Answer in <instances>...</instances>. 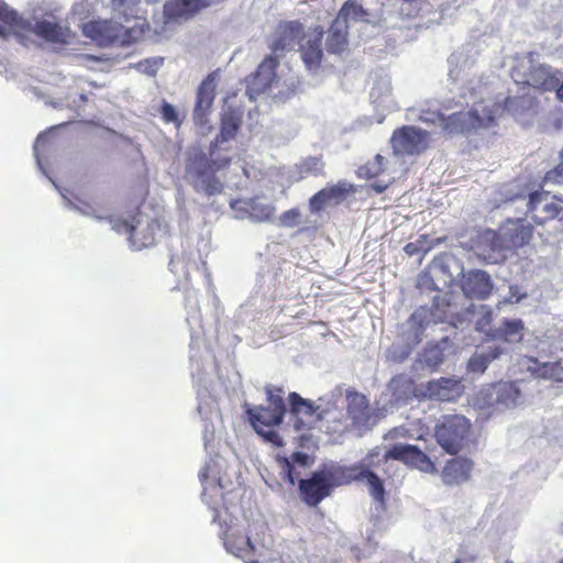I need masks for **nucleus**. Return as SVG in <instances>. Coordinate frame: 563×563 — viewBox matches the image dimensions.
<instances>
[{"mask_svg": "<svg viewBox=\"0 0 563 563\" xmlns=\"http://www.w3.org/2000/svg\"><path fill=\"white\" fill-rule=\"evenodd\" d=\"M242 125L241 112L230 109L221 117L220 132L210 143L208 152L200 147H191L187 152L185 162V178L195 191L206 196L220 195L223 183L217 176L221 170L229 168L232 158L219 152L222 143L234 140Z\"/></svg>", "mask_w": 563, "mask_h": 563, "instance_id": "1", "label": "nucleus"}, {"mask_svg": "<svg viewBox=\"0 0 563 563\" xmlns=\"http://www.w3.org/2000/svg\"><path fill=\"white\" fill-rule=\"evenodd\" d=\"M388 460L402 462L407 466L417 468L424 473L437 472L434 462H432L431 459L417 445L395 444L384 454H382L378 446L369 450L367 454L361 460V465L367 472L365 473V478L369 495L375 501L379 504H385L386 490L384 482L373 471V468L380 466Z\"/></svg>", "mask_w": 563, "mask_h": 563, "instance_id": "2", "label": "nucleus"}, {"mask_svg": "<svg viewBox=\"0 0 563 563\" xmlns=\"http://www.w3.org/2000/svg\"><path fill=\"white\" fill-rule=\"evenodd\" d=\"M365 473L367 472L361 465V461L352 465L332 462L323 464L309 478L300 479L298 487L302 500L308 506L316 507L331 495L333 487L350 485L353 482H366Z\"/></svg>", "mask_w": 563, "mask_h": 563, "instance_id": "3", "label": "nucleus"}, {"mask_svg": "<svg viewBox=\"0 0 563 563\" xmlns=\"http://www.w3.org/2000/svg\"><path fill=\"white\" fill-rule=\"evenodd\" d=\"M30 34H35L47 43L58 45L68 44L70 37L68 27L48 20H40L32 25L16 11L9 8L4 1L0 0V37L8 40L14 36L21 45L27 46Z\"/></svg>", "mask_w": 563, "mask_h": 563, "instance_id": "4", "label": "nucleus"}, {"mask_svg": "<svg viewBox=\"0 0 563 563\" xmlns=\"http://www.w3.org/2000/svg\"><path fill=\"white\" fill-rule=\"evenodd\" d=\"M112 230L119 234H125L130 246L134 250H143L153 246L156 242V234L162 230L158 219L151 218L137 211L129 219L107 217Z\"/></svg>", "mask_w": 563, "mask_h": 563, "instance_id": "5", "label": "nucleus"}, {"mask_svg": "<svg viewBox=\"0 0 563 563\" xmlns=\"http://www.w3.org/2000/svg\"><path fill=\"white\" fill-rule=\"evenodd\" d=\"M472 433L470 419L459 413L443 415L433 429L437 443L451 455H456L468 445Z\"/></svg>", "mask_w": 563, "mask_h": 563, "instance_id": "6", "label": "nucleus"}, {"mask_svg": "<svg viewBox=\"0 0 563 563\" xmlns=\"http://www.w3.org/2000/svg\"><path fill=\"white\" fill-rule=\"evenodd\" d=\"M290 413L294 416L296 430H310L312 422H333V409L327 408L318 411L311 400L302 398L298 393L292 391L288 396Z\"/></svg>", "mask_w": 563, "mask_h": 563, "instance_id": "7", "label": "nucleus"}, {"mask_svg": "<svg viewBox=\"0 0 563 563\" xmlns=\"http://www.w3.org/2000/svg\"><path fill=\"white\" fill-rule=\"evenodd\" d=\"M494 108H485L484 117H481L477 110L454 112L442 119V130L448 134H459L471 129L489 128L495 123V114L499 110V106Z\"/></svg>", "mask_w": 563, "mask_h": 563, "instance_id": "8", "label": "nucleus"}, {"mask_svg": "<svg viewBox=\"0 0 563 563\" xmlns=\"http://www.w3.org/2000/svg\"><path fill=\"white\" fill-rule=\"evenodd\" d=\"M429 132L413 125H404L393 132L390 144L396 154L419 155L429 147Z\"/></svg>", "mask_w": 563, "mask_h": 563, "instance_id": "9", "label": "nucleus"}, {"mask_svg": "<svg viewBox=\"0 0 563 563\" xmlns=\"http://www.w3.org/2000/svg\"><path fill=\"white\" fill-rule=\"evenodd\" d=\"M473 249L476 256L487 264L504 263L509 251L500 231L492 229H486L477 235Z\"/></svg>", "mask_w": 563, "mask_h": 563, "instance_id": "10", "label": "nucleus"}, {"mask_svg": "<svg viewBox=\"0 0 563 563\" xmlns=\"http://www.w3.org/2000/svg\"><path fill=\"white\" fill-rule=\"evenodd\" d=\"M464 389L461 378L440 377L423 384V391L420 395L423 399L452 402L464 394Z\"/></svg>", "mask_w": 563, "mask_h": 563, "instance_id": "11", "label": "nucleus"}, {"mask_svg": "<svg viewBox=\"0 0 563 563\" xmlns=\"http://www.w3.org/2000/svg\"><path fill=\"white\" fill-rule=\"evenodd\" d=\"M509 251H516L528 245L532 238L534 228L525 218L506 219L499 228Z\"/></svg>", "mask_w": 563, "mask_h": 563, "instance_id": "12", "label": "nucleus"}, {"mask_svg": "<svg viewBox=\"0 0 563 563\" xmlns=\"http://www.w3.org/2000/svg\"><path fill=\"white\" fill-rule=\"evenodd\" d=\"M217 78V71L208 74L197 89L192 118L195 124L199 126L208 123V114L216 98Z\"/></svg>", "mask_w": 563, "mask_h": 563, "instance_id": "13", "label": "nucleus"}, {"mask_svg": "<svg viewBox=\"0 0 563 563\" xmlns=\"http://www.w3.org/2000/svg\"><path fill=\"white\" fill-rule=\"evenodd\" d=\"M548 195L547 191H533L529 195L528 212L538 225L554 219H563V208L558 202L549 200Z\"/></svg>", "mask_w": 563, "mask_h": 563, "instance_id": "14", "label": "nucleus"}, {"mask_svg": "<svg viewBox=\"0 0 563 563\" xmlns=\"http://www.w3.org/2000/svg\"><path fill=\"white\" fill-rule=\"evenodd\" d=\"M460 284L463 294L470 299L485 300L494 289L489 274L482 269H470L463 273Z\"/></svg>", "mask_w": 563, "mask_h": 563, "instance_id": "15", "label": "nucleus"}, {"mask_svg": "<svg viewBox=\"0 0 563 563\" xmlns=\"http://www.w3.org/2000/svg\"><path fill=\"white\" fill-rule=\"evenodd\" d=\"M561 71L549 65H531L525 73L522 84L539 92L553 91L560 82Z\"/></svg>", "mask_w": 563, "mask_h": 563, "instance_id": "16", "label": "nucleus"}, {"mask_svg": "<svg viewBox=\"0 0 563 563\" xmlns=\"http://www.w3.org/2000/svg\"><path fill=\"white\" fill-rule=\"evenodd\" d=\"M355 192V188L347 181L340 180L335 185L327 186L316 192L309 199V207L312 212L321 211L327 205H339L351 194Z\"/></svg>", "mask_w": 563, "mask_h": 563, "instance_id": "17", "label": "nucleus"}, {"mask_svg": "<svg viewBox=\"0 0 563 563\" xmlns=\"http://www.w3.org/2000/svg\"><path fill=\"white\" fill-rule=\"evenodd\" d=\"M303 36V25L298 21H282L276 26L272 43V52L277 54L294 47L297 41Z\"/></svg>", "mask_w": 563, "mask_h": 563, "instance_id": "18", "label": "nucleus"}, {"mask_svg": "<svg viewBox=\"0 0 563 563\" xmlns=\"http://www.w3.org/2000/svg\"><path fill=\"white\" fill-rule=\"evenodd\" d=\"M278 59L273 56H266L258 65L255 73L247 79V88L256 95H261L269 89L276 79V68Z\"/></svg>", "mask_w": 563, "mask_h": 563, "instance_id": "19", "label": "nucleus"}, {"mask_svg": "<svg viewBox=\"0 0 563 563\" xmlns=\"http://www.w3.org/2000/svg\"><path fill=\"white\" fill-rule=\"evenodd\" d=\"M208 5L207 0H169L164 5V14L172 21H186Z\"/></svg>", "mask_w": 563, "mask_h": 563, "instance_id": "20", "label": "nucleus"}, {"mask_svg": "<svg viewBox=\"0 0 563 563\" xmlns=\"http://www.w3.org/2000/svg\"><path fill=\"white\" fill-rule=\"evenodd\" d=\"M473 465V461L467 457L456 456L449 460L441 473L443 483L452 486L468 481Z\"/></svg>", "mask_w": 563, "mask_h": 563, "instance_id": "21", "label": "nucleus"}, {"mask_svg": "<svg viewBox=\"0 0 563 563\" xmlns=\"http://www.w3.org/2000/svg\"><path fill=\"white\" fill-rule=\"evenodd\" d=\"M346 413L354 427H364L368 423L372 413L367 398L355 391H346Z\"/></svg>", "mask_w": 563, "mask_h": 563, "instance_id": "22", "label": "nucleus"}, {"mask_svg": "<svg viewBox=\"0 0 563 563\" xmlns=\"http://www.w3.org/2000/svg\"><path fill=\"white\" fill-rule=\"evenodd\" d=\"M389 389L393 398L397 402H408L412 399L422 400L421 391H423V384L417 385L415 380L406 375H398L389 383Z\"/></svg>", "mask_w": 563, "mask_h": 563, "instance_id": "23", "label": "nucleus"}, {"mask_svg": "<svg viewBox=\"0 0 563 563\" xmlns=\"http://www.w3.org/2000/svg\"><path fill=\"white\" fill-rule=\"evenodd\" d=\"M349 23L342 19H334L325 38V49L329 54L340 55L349 46Z\"/></svg>", "mask_w": 563, "mask_h": 563, "instance_id": "24", "label": "nucleus"}, {"mask_svg": "<svg viewBox=\"0 0 563 563\" xmlns=\"http://www.w3.org/2000/svg\"><path fill=\"white\" fill-rule=\"evenodd\" d=\"M323 38L322 26L314 29L313 38H309L306 43L300 45L301 58L309 69H317L321 65L322 60V48L321 43Z\"/></svg>", "mask_w": 563, "mask_h": 563, "instance_id": "25", "label": "nucleus"}, {"mask_svg": "<svg viewBox=\"0 0 563 563\" xmlns=\"http://www.w3.org/2000/svg\"><path fill=\"white\" fill-rule=\"evenodd\" d=\"M223 543L229 552L242 559H246L249 555L253 554L255 549L250 537L239 530H227L224 532Z\"/></svg>", "mask_w": 563, "mask_h": 563, "instance_id": "26", "label": "nucleus"}, {"mask_svg": "<svg viewBox=\"0 0 563 563\" xmlns=\"http://www.w3.org/2000/svg\"><path fill=\"white\" fill-rule=\"evenodd\" d=\"M246 413L249 415L250 422L255 430L279 426L285 417V415H279L278 411H275V408L269 406L250 408L246 410Z\"/></svg>", "mask_w": 563, "mask_h": 563, "instance_id": "27", "label": "nucleus"}, {"mask_svg": "<svg viewBox=\"0 0 563 563\" xmlns=\"http://www.w3.org/2000/svg\"><path fill=\"white\" fill-rule=\"evenodd\" d=\"M525 324L520 319H505L493 334L494 339H499L509 343H518L523 338Z\"/></svg>", "mask_w": 563, "mask_h": 563, "instance_id": "28", "label": "nucleus"}, {"mask_svg": "<svg viewBox=\"0 0 563 563\" xmlns=\"http://www.w3.org/2000/svg\"><path fill=\"white\" fill-rule=\"evenodd\" d=\"M118 26L108 21L86 24L85 33L99 42H113L118 36Z\"/></svg>", "mask_w": 563, "mask_h": 563, "instance_id": "29", "label": "nucleus"}, {"mask_svg": "<svg viewBox=\"0 0 563 563\" xmlns=\"http://www.w3.org/2000/svg\"><path fill=\"white\" fill-rule=\"evenodd\" d=\"M283 464V472L285 473V478L291 484L295 485L298 473H296L295 465L299 464L303 467L309 466L312 463V459L303 452H294L290 457L280 459Z\"/></svg>", "mask_w": 563, "mask_h": 563, "instance_id": "30", "label": "nucleus"}, {"mask_svg": "<svg viewBox=\"0 0 563 563\" xmlns=\"http://www.w3.org/2000/svg\"><path fill=\"white\" fill-rule=\"evenodd\" d=\"M503 353L499 346L489 349L485 353H475L467 362V369L472 373L482 374L486 371L489 363L498 358Z\"/></svg>", "mask_w": 563, "mask_h": 563, "instance_id": "31", "label": "nucleus"}, {"mask_svg": "<svg viewBox=\"0 0 563 563\" xmlns=\"http://www.w3.org/2000/svg\"><path fill=\"white\" fill-rule=\"evenodd\" d=\"M244 205L250 218L258 222L269 221L274 217L275 207L269 203H262L257 198H251Z\"/></svg>", "mask_w": 563, "mask_h": 563, "instance_id": "32", "label": "nucleus"}, {"mask_svg": "<svg viewBox=\"0 0 563 563\" xmlns=\"http://www.w3.org/2000/svg\"><path fill=\"white\" fill-rule=\"evenodd\" d=\"M537 367L532 371L538 377L552 379L555 382H563V364L562 361L547 362L539 364L537 360H533ZM531 369V367H529Z\"/></svg>", "mask_w": 563, "mask_h": 563, "instance_id": "33", "label": "nucleus"}, {"mask_svg": "<svg viewBox=\"0 0 563 563\" xmlns=\"http://www.w3.org/2000/svg\"><path fill=\"white\" fill-rule=\"evenodd\" d=\"M366 15V10L357 2V0H347L340 9L336 19H342L347 22L349 19L355 21L363 20Z\"/></svg>", "mask_w": 563, "mask_h": 563, "instance_id": "34", "label": "nucleus"}, {"mask_svg": "<svg viewBox=\"0 0 563 563\" xmlns=\"http://www.w3.org/2000/svg\"><path fill=\"white\" fill-rule=\"evenodd\" d=\"M301 177L324 175V162L321 157L310 156L302 161L299 167Z\"/></svg>", "mask_w": 563, "mask_h": 563, "instance_id": "35", "label": "nucleus"}, {"mask_svg": "<svg viewBox=\"0 0 563 563\" xmlns=\"http://www.w3.org/2000/svg\"><path fill=\"white\" fill-rule=\"evenodd\" d=\"M384 163L385 158L380 154L375 155L372 161L367 162L360 168V176L366 179L378 177L385 170Z\"/></svg>", "mask_w": 563, "mask_h": 563, "instance_id": "36", "label": "nucleus"}, {"mask_svg": "<svg viewBox=\"0 0 563 563\" xmlns=\"http://www.w3.org/2000/svg\"><path fill=\"white\" fill-rule=\"evenodd\" d=\"M140 0H111V5L122 16L129 19L136 16Z\"/></svg>", "mask_w": 563, "mask_h": 563, "instance_id": "37", "label": "nucleus"}, {"mask_svg": "<svg viewBox=\"0 0 563 563\" xmlns=\"http://www.w3.org/2000/svg\"><path fill=\"white\" fill-rule=\"evenodd\" d=\"M267 400L269 402V407L275 408V411H278L279 415L286 413V406L283 398V389L282 388H266Z\"/></svg>", "mask_w": 563, "mask_h": 563, "instance_id": "38", "label": "nucleus"}, {"mask_svg": "<svg viewBox=\"0 0 563 563\" xmlns=\"http://www.w3.org/2000/svg\"><path fill=\"white\" fill-rule=\"evenodd\" d=\"M543 181L553 185L563 184V146L560 151V163L545 173Z\"/></svg>", "mask_w": 563, "mask_h": 563, "instance_id": "39", "label": "nucleus"}, {"mask_svg": "<svg viewBox=\"0 0 563 563\" xmlns=\"http://www.w3.org/2000/svg\"><path fill=\"white\" fill-rule=\"evenodd\" d=\"M161 114L166 123H174L177 128L183 124V119L176 108L166 101H163L161 106Z\"/></svg>", "mask_w": 563, "mask_h": 563, "instance_id": "40", "label": "nucleus"}, {"mask_svg": "<svg viewBox=\"0 0 563 563\" xmlns=\"http://www.w3.org/2000/svg\"><path fill=\"white\" fill-rule=\"evenodd\" d=\"M301 213L298 208H292L284 211L279 217V222L283 227L294 228L300 222Z\"/></svg>", "mask_w": 563, "mask_h": 563, "instance_id": "41", "label": "nucleus"}, {"mask_svg": "<svg viewBox=\"0 0 563 563\" xmlns=\"http://www.w3.org/2000/svg\"><path fill=\"white\" fill-rule=\"evenodd\" d=\"M261 437L264 438L265 441L272 443L273 445L279 448L283 446L284 441L279 433L271 428H262L260 430H255Z\"/></svg>", "mask_w": 563, "mask_h": 563, "instance_id": "42", "label": "nucleus"}, {"mask_svg": "<svg viewBox=\"0 0 563 563\" xmlns=\"http://www.w3.org/2000/svg\"><path fill=\"white\" fill-rule=\"evenodd\" d=\"M424 361L428 365L437 367L443 362V352L437 347H430L424 353Z\"/></svg>", "mask_w": 563, "mask_h": 563, "instance_id": "43", "label": "nucleus"}, {"mask_svg": "<svg viewBox=\"0 0 563 563\" xmlns=\"http://www.w3.org/2000/svg\"><path fill=\"white\" fill-rule=\"evenodd\" d=\"M341 418H335L333 422H327L325 424V433L333 434L343 432L346 428L345 422L342 418H344L343 413H340ZM325 423V421H323Z\"/></svg>", "mask_w": 563, "mask_h": 563, "instance_id": "44", "label": "nucleus"}, {"mask_svg": "<svg viewBox=\"0 0 563 563\" xmlns=\"http://www.w3.org/2000/svg\"><path fill=\"white\" fill-rule=\"evenodd\" d=\"M341 418H335L333 422H327L325 424V433L333 434L343 432L346 428L345 422L342 418H344L343 413H340ZM325 423V421H323Z\"/></svg>", "mask_w": 563, "mask_h": 563, "instance_id": "45", "label": "nucleus"}, {"mask_svg": "<svg viewBox=\"0 0 563 563\" xmlns=\"http://www.w3.org/2000/svg\"><path fill=\"white\" fill-rule=\"evenodd\" d=\"M163 60L159 59H153V60H150V59H145L143 62H140L139 63V68H143L144 67V71L151 74V75H155L157 69L161 67Z\"/></svg>", "mask_w": 563, "mask_h": 563, "instance_id": "46", "label": "nucleus"}, {"mask_svg": "<svg viewBox=\"0 0 563 563\" xmlns=\"http://www.w3.org/2000/svg\"><path fill=\"white\" fill-rule=\"evenodd\" d=\"M78 209L87 216L95 217L99 220L103 219L102 217L97 216L95 212V208L85 201H80V206H78Z\"/></svg>", "mask_w": 563, "mask_h": 563, "instance_id": "47", "label": "nucleus"}, {"mask_svg": "<svg viewBox=\"0 0 563 563\" xmlns=\"http://www.w3.org/2000/svg\"><path fill=\"white\" fill-rule=\"evenodd\" d=\"M404 250L409 256L416 255L420 252V247L417 242L406 244Z\"/></svg>", "mask_w": 563, "mask_h": 563, "instance_id": "48", "label": "nucleus"}, {"mask_svg": "<svg viewBox=\"0 0 563 563\" xmlns=\"http://www.w3.org/2000/svg\"><path fill=\"white\" fill-rule=\"evenodd\" d=\"M185 261V255H173L169 261L170 271H174L177 264H181Z\"/></svg>", "mask_w": 563, "mask_h": 563, "instance_id": "49", "label": "nucleus"}, {"mask_svg": "<svg viewBox=\"0 0 563 563\" xmlns=\"http://www.w3.org/2000/svg\"><path fill=\"white\" fill-rule=\"evenodd\" d=\"M387 184H380V183H373L371 184V188L376 191L377 194H382L387 189Z\"/></svg>", "mask_w": 563, "mask_h": 563, "instance_id": "50", "label": "nucleus"}, {"mask_svg": "<svg viewBox=\"0 0 563 563\" xmlns=\"http://www.w3.org/2000/svg\"><path fill=\"white\" fill-rule=\"evenodd\" d=\"M553 91H555L556 98L563 102V79H560V82L558 84Z\"/></svg>", "mask_w": 563, "mask_h": 563, "instance_id": "51", "label": "nucleus"}, {"mask_svg": "<svg viewBox=\"0 0 563 563\" xmlns=\"http://www.w3.org/2000/svg\"><path fill=\"white\" fill-rule=\"evenodd\" d=\"M44 137H42L41 135L36 139V142H35V145H34V148L35 151L38 148L40 145H42L44 143Z\"/></svg>", "mask_w": 563, "mask_h": 563, "instance_id": "52", "label": "nucleus"}, {"mask_svg": "<svg viewBox=\"0 0 563 563\" xmlns=\"http://www.w3.org/2000/svg\"><path fill=\"white\" fill-rule=\"evenodd\" d=\"M247 563H258V561H249Z\"/></svg>", "mask_w": 563, "mask_h": 563, "instance_id": "53", "label": "nucleus"}, {"mask_svg": "<svg viewBox=\"0 0 563 563\" xmlns=\"http://www.w3.org/2000/svg\"><path fill=\"white\" fill-rule=\"evenodd\" d=\"M321 423H322V424H327V423H324V422H321ZM324 428H325V426H324ZM320 429H323V426H320Z\"/></svg>", "mask_w": 563, "mask_h": 563, "instance_id": "54", "label": "nucleus"}, {"mask_svg": "<svg viewBox=\"0 0 563 563\" xmlns=\"http://www.w3.org/2000/svg\"><path fill=\"white\" fill-rule=\"evenodd\" d=\"M453 563H461V561L460 560H455Z\"/></svg>", "mask_w": 563, "mask_h": 563, "instance_id": "55", "label": "nucleus"}, {"mask_svg": "<svg viewBox=\"0 0 563 563\" xmlns=\"http://www.w3.org/2000/svg\"><path fill=\"white\" fill-rule=\"evenodd\" d=\"M560 563H563V559L561 560V562H560Z\"/></svg>", "mask_w": 563, "mask_h": 563, "instance_id": "56", "label": "nucleus"}]
</instances>
